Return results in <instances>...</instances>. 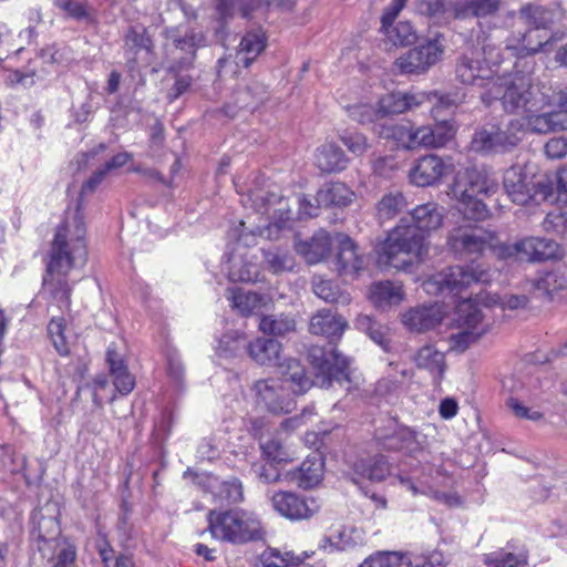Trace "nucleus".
<instances>
[{
  "instance_id": "nucleus-4",
  "label": "nucleus",
  "mask_w": 567,
  "mask_h": 567,
  "mask_svg": "<svg viewBox=\"0 0 567 567\" xmlns=\"http://www.w3.org/2000/svg\"><path fill=\"white\" fill-rule=\"evenodd\" d=\"M497 183L485 169L466 168L458 172L451 186V195L456 200L457 210L471 220H484L488 208L484 198L494 194Z\"/></svg>"
},
{
  "instance_id": "nucleus-57",
  "label": "nucleus",
  "mask_w": 567,
  "mask_h": 567,
  "mask_svg": "<svg viewBox=\"0 0 567 567\" xmlns=\"http://www.w3.org/2000/svg\"><path fill=\"white\" fill-rule=\"evenodd\" d=\"M487 567H526L527 557L524 554L494 553L486 557Z\"/></svg>"
},
{
  "instance_id": "nucleus-6",
  "label": "nucleus",
  "mask_w": 567,
  "mask_h": 567,
  "mask_svg": "<svg viewBox=\"0 0 567 567\" xmlns=\"http://www.w3.org/2000/svg\"><path fill=\"white\" fill-rule=\"evenodd\" d=\"M446 245L462 258H477L487 252L499 259L508 258L507 245L497 235L477 226H457L449 231Z\"/></svg>"
},
{
  "instance_id": "nucleus-5",
  "label": "nucleus",
  "mask_w": 567,
  "mask_h": 567,
  "mask_svg": "<svg viewBox=\"0 0 567 567\" xmlns=\"http://www.w3.org/2000/svg\"><path fill=\"white\" fill-rule=\"evenodd\" d=\"M212 537L230 544H245L261 539L264 528L258 516L240 508L210 509L207 514Z\"/></svg>"
},
{
  "instance_id": "nucleus-37",
  "label": "nucleus",
  "mask_w": 567,
  "mask_h": 567,
  "mask_svg": "<svg viewBox=\"0 0 567 567\" xmlns=\"http://www.w3.org/2000/svg\"><path fill=\"white\" fill-rule=\"evenodd\" d=\"M403 299L402 287L391 281L378 282L370 288V300L377 307L398 305Z\"/></svg>"
},
{
  "instance_id": "nucleus-10",
  "label": "nucleus",
  "mask_w": 567,
  "mask_h": 567,
  "mask_svg": "<svg viewBox=\"0 0 567 567\" xmlns=\"http://www.w3.org/2000/svg\"><path fill=\"white\" fill-rule=\"evenodd\" d=\"M308 357L320 386H330L332 381H349V360L334 347L313 346L309 349Z\"/></svg>"
},
{
  "instance_id": "nucleus-11",
  "label": "nucleus",
  "mask_w": 567,
  "mask_h": 567,
  "mask_svg": "<svg viewBox=\"0 0 567 567\" xmlns=\"http://www.w3.org/2000/svg\"><path fill=\"white\" fill-rule=\"evenodd\" d=\"M250 390L256 404L271 414H288L296 409V401L278 379L257 380Z\"/></svg>"
},
{
  "instance_id": "nucleus-21",
  "label": "nucleus",
  "mask_w": 567,
  "mask_h": 567,
  "mask_svg": "<svg viewBox=\"0 0 567 567\" xmlns=\"http://www.w3.org/2000/svg\"><path fill=\"white\" fill-rule=\"evenodd\" d=\"M444 312L437 303L411 308L402 315V323L411 331L424 332L435 328Z\"/></svg>"
},
{
  "instance_id": "nucleus-52",
  "label": "nucleus",
  "mask_w": 567,
  "mask_h": 567,
  "mask_svg": "<svg viewBox=\"0 0 567 567\" xmlns=\"http://www.w3.org/2000/svg\"><path fill=\"white\" fill-rule=\"evenodd\" d=\"M357 326L360 330L364 331L375 343L380 344L383 349L388 348V327L373 320L370 316H360L357 319Z\"/></svg>"
},
{
  "instance_id": "nucleus-30",
  "label": "nucleus",
  "mask_w": 567,
  "mask_h": 567,
  "mask_svg": "<svg viewBox=\"0 0 567 567\" xmlns=\"http://www.w3.org/2000/svg\"><path fill=\"white\" fill-rule=\"evenodd\" d=\"M363 268V258L357 252V246L349 237L339 243L337 255V269L340 275L354 276Z\"/></svg>"
},
{
  "instance_id": "nucleus-54",
  "label": "nucleus",
  "mask_w": 567,
  "mask_h": 567,
  "mask_svg": "<svg viewBox=\"0 0 567 567\" xmlns=\"http://www.w3.org/2000/svg\"><path fill=\"white\" fill-rule=\"evenodd\" d=\"M229 262L228 277L231 281L252 282L257 279L258 269L255 264L236 257L231 258Z\"/></svg>"
},
{
  "instance_id": "nucleus-17",
  "label": "nucleus",
  "mask_w": 567,
  "mask_h": 567,
  "mask_svg": "<svg viewBox=\"0 0 567 567\" xmlns=\"http://www.w3.org/2000/svg\"><path fill=\"white\" fill-rule=\"evenodd\" d=\"M455 78L465 85L487 87L493 85L497 76L482 62L477 53L462 54L455 65Z\"/></svg>"
},
{
  "instance_id": "nucleus-50",
  "label": "nucleus",
  "mask_w": 567,
  "mask_h": 567,
  "mask_svg": "<svg viewBox=\"0 0 567 567\" xmlns=\"http://www.w3.org/2000/svg\"><path fill=\"white\" fill-rule=\"evenodd\" d=\"M268 97L267 87L258 82H252L246 89L237 93V102L241 109H255Z\"/></svg>"
},
{
  "instance_id": "nucleus-61",
  "label": "nucleus",
  "mask_w": 567,
  "mask_h": 567,
  "mask_svg": "<svg viewBox=\"0 0 567 567\" xmlns=\"http://www.w3.org/2000/svg\"><path fill=\"white\" fill-rule=\"evenodd\" d=\"M543 227L547 233H553L567 239V213L560 210L548 213L543 221Z\"/></svg>"
},
{
  "instance_id": "nucleus-25",
  "label": "nucleus",
  "mask_w": 567,
  "mask_h": 567,
  "mask_svg": "<svg viewBox=\"0 0 567 567\" xmlns=\"http://www.w3.org/2000/svg\"><path fill=\"white\" fill-rule=\"evenodd\" d=\"M282 344L270 338L258 337L247 344L249 358L259 365L277 367L281 359Z\"/></svg>"
},
{
  "instance_id": "nucleus-53",
  "label": "nucleus",
  "mask_w": 567,
  "mask_h": 567,
  "mask_svg": "<svg viewBox=\"0 0 567 567\" xmlns=\"http://www.w3.org/2000/svg\"><path fill=\"white\" fill-rule=\"evenodd\" d=\"M410 128V123H388L378 125L375 132L381 138L391 140L404 150Z\"/></svg>"
},
{
  "instance_id": "nucleus-35",
  "label": "nucleus",
  "mask_w": 567,
  "mask_h": 567,
  "mask_svg": "<svg viewBox=\"0 0 567 567\" xmlns=\"http://www.w3.org/2000/svg\"><path fill=\"white\" fill-rule=\"evenodd\" d=\"M455 322L457 329L482 330L483 336L488 330V327L483 323V315L478 307L467 300L458 305Z\"/></svg>"
},
{
  "instance_id": "nucleus-22",
  "label": "nucleus",
  "mask_w": 567,
  "mask_h": 567,
  "mask_svg": "<svg viewBox=\"0 0 567 567\" xmlns=\"http://www.w3.org/2000/svg\"><path fill=\"white\" fill-rule=\"evenodd\" d=\"M502 6L503 0H454L451 3V11L455 19L482 20L495 17Z\"/></svg>"
},
{
  "instance_id": "nucleus-32",
  "label": "nucleus",
  "mask_w": 567,
  "mask_h": 567,
  "mask_svg": "<svg viewBox=\"0 0 567 567\" xmlns=\"http://www.w3.org/2000/svg\"><path fill=\"white\" fill-rule=\"evenodd\" d=\"M417 368L425 369L432 375L434 382H440L445 371L444 353L432 346L422 347L413 357Z\"/></svg>"
},
{
  "instance_id": "nucleus-48",
  "label": "nucleus",
  "mask_w": 567,
  "mask_h": 567,
  "mask_svg": "<svg viewBox=\"0 0 567 567\" xmlns=\"http://www.w3.org/2000/svg\"><path fill=\"white\" fill-rule=\"evenodd\" d=\"M385 38L394 45H410L416 40V32L409 21H400L385 28H381Z\"/></svg>"
},
{
  "instance_id": "nucleus-44",
  "label": "nucleus",
  "mask_w": 567,
  "mask_h": 567,
  "mask_svg": "<svg viewBox=\"0 0 567 567\" xmlns=\"http://www.w3.org/2000/svg\"><path fill=\"white\" fill-rule=\"evenodd\" d=\"M266 267L275 275L291 271L296 266L295 257L279 247L262 250Z\"/></svg>"
},
{
  "instance_id": "nucleus-39",
  "label": "nucleus",
  "mask_w": 567,
  "mask_h": 567,
  "mask_svg": "<svg viewBox=\"0 0 567 567\" xmlns=\"http://www.w3.org/2000/svg\"><path fill=\"white\" fill-rule=\"evenodd\" d=\"M210 487L214 489L213 495L215 501L220 505L236 504L243 499V486L237 478L229 481L213 478L210 481Z\"/></svg>"
},
{
  "instance_id": "nucleus-40",
  "label": "nucleus",
  "mask_w": 567,
  "mask_h": 567,
  "mask_svg": "<svg viewBox=\"0 0 567 567\" xmlns=\"http://www.w3.org/2000/svg\"><path fill=\"white\" fill-rule=\"evenodd\" d=\"M406 205L408 202L402 192H389L377 203V217L380 221L391 220L398 216Z\"/></svg>"
},
{
  "instance_id": "nucleus-63",
  "label": "nucleus",
  "mask_w": 567,
  "mask_h": 567,
  "mask_svg": "<svg viewBox=\"0 0 567 567\" xmlns=\"http://www.w3.org/2000/svg\"><path fill=\"white\" fill-rule=\"evenodd\" d=\"M342 143L354 155H363L370 147L367 137L361 133H347L341 136Z\"/></svg>"
},
{
  "instance_id": "nucleus-2",
  "label": "nucleus",
  "mask_w": 567,
  "mask_h": 567,
  "mask_svg": "<svg viewBox=\"0 0 567 567\" xmlns=\"http://www.w3.org/2000/svg\"><path fill=\"white\" fill-rule=\"evenodd\" d=\"M85 226L82 217L76 215L72 225L65 224L58 228L50 251L48 274L43 278L45 291L61 310L71 305V287L66 281L69 271L84 266L87 259L85 244Z\"/></svg>"
},
{
  "instance_id": "nucleus-31",
  "label": "nucleus",
  "mask_w": 567,
  "mask_h": 567,
  "mask_svg": "<svg viewBox=\"0 0 567 567\" xmlns=\"http://www.w3.org/2000/svg\"><path fill=\"white\" fill-rule=\"evenodd\" d=\"M323 476V461L318 454L308 456L292 473V478L302 488H312Z\"/></svg>"
},
{
  "instance_id": "nucleus-9",
  "label": "nucleus",
  "mask_w": 567,
  "mask_h": 567,
  "mask_svg": "<svg viewBox=\"0 0 567 567\" xmlns=\"http://www.w3.org/2000/svg\"><path fill=\"white\" fill-rule=\"evenodd\" d=\"M425 92H394L386 94L379 101L378 110L363 104L352 109L351 116L365 124L375 120L402 114L425 103Z\"/></svg>"
},
{
  "instance_id": "nucleus-34",
  "label": "nucleus",
  "mask_w": 567,
  "mask_h": 567,
  "mask_svg": "<svg viewBox=\"0 0 567 567\" xmlns=\"http://www.w3.org/2000/svg\"><path fill=\"white\" fill-rule=\"evenodd\" d=\"M106 360L116 391L124 395L131 393L135 386V379L128 372L127 367L124 365L115 350L111 348L107 349Z\"/></svg>"
},
{
  "instance_id": "nucleus-38",
  "label": "nucleus",
  "mask_w": 567,
  "mask_h": 567,
  "mask_svg": "<svg viewBox=\"0 0 567 567\" xmlns=\"http://www.w3.org/2000/svg\"><path fill=\"white\" fill-rule=\"evenodd\" d=\"M567 289V268L561 264L546 272L536 282V290L553 298L556 293Z\"/></svg>"
},
{
  "instance_id": "nucleus-33",
  "label": "nucleus",
  "mask_w": 567,
  "mask_h": 567,
  "mask_svg": "<svg viewBox=\"0 0 567 567\" xmlns=\"http://www.w3.org/2000/svg\"><path fill=\"white\" fill-rule=\"evenodd\" d=\"M354 474L372 482L383 481L390 473V466L383 455L359 458L353 463Z\"/></svg>"
},
{
  "instance_id": "nucleus-1",
  "label": "nucleus",
  "mask_w": 567,
  "mask_h": 567,
  "mask_svg": "<svg viewBox=\"0 0 567 567\" xmlns=\"http://www.w3.org/2000/svg\"><path fill=\"white\" fill-rule=\"evenodd\" d=\"M410 216L413 224L402 218L380 247V267L405 270L414 262H421L429 251L421 231L431 233L440 229L445 218V208L437 203L429 202L413 208Z\"/></svg>"
},
{
  "instance_id": "nucleus-15",
  "label": "nucleus",
  "mask_w": 567,
  "mask_h": 567,
  "mask_svg": "<svg viewBox=\"0 0 567 567\" xmlns=\"http://www.w3.org/2000/svg\"><path fill=\"white\" fill-rule=\"evenodd\" d=\"M508 258L520 261H544L561 256V247L547 238L530 237L507 245Z\"/></svg>"
},
{
  "instance_id": "nucleus-62",
  "label": "nucleus",
  "mask_w": 567,
  "mask_h": 567,
  "mask_svg": "<svg viewBox=\"0 0 567 567\" xmlns=\"http://www.w3.org/2000/svg\"><path fill=\"white\" fill-rule=\"evenodd\" d=\"M262 567H286L293 563V556L289 553L282 554L276 548H267L260 555Z\"/></svg>"
},
{
  "instance_id": "nucleus-46",
  "label": "nucleus",
  "mask_w": 567,
  "mask_h": 567,
  "mask_svg": "<svg viewBox=\"0 0 567 567\" xmlns=\"http://www.w3.org/2000/svg\"><path fill=\"white\" fill-rule=\"evenodd\" d=\"M247 344L248 341L246 340L244 333L239 331H231L225 333L220 338L216 351L220 358H237L243 353L245 349L247 350Z\"/></svg>"
},
{
  "instance_id": "nucleus-29",
  "label": "nucleus",
  "mask_w": 567,
  "mask_h": 567,
  "mask_svg": "<svg viewBox=\"0 0 567 567\" xmlns=\"http://www.w3.org/2000/svg\"><path fill=\"white\" fill-rule=\"evenodd\" d=\"M315 164L322 173H337L348 166V158L343 151L332 143H327L317 148Z\"/></svg>"
},
{
  "instance_id": "nucleus-27",
  "label": "nucleus",
  "mask_w": 567,
  "mask_h": 567,
  "mask_svg": "<svg viewBox=\"0 0 567 567\" xmlns=\"http://www.w3.org/2000/svg\"><path fill=\"white\" fill-rule=\"evenodd\" d=\"M295 248L308 264H318L330 254L331 239L326 231L320 230L309 240L296 243Z\"/></svg>"
},
{
  "instance_id": "nucleus-16",
  "label": "nucleus",
  "mask_w": 567,
  "mask_h": 567,
  "mask_svg": "<svg viewBox=\"0 0 567 567\" xmlns=\"http://www.w3.org/2000/svg\"><path fill=\"white\" fill-rule=\"evenodd\" d=\"M452 172V164L435 154L417 158L409 172L410 182L420 187L433 186Z\"/></svg>"
},
{
  "instance_id": "nucleus-24",
  "label": "nucleus",
  "mask_w": 567,
  "mask_h": 567,
  "mask_svg": "<svg viewBox=\"0 0 567 567\" xmlns=\"http://www.w3.org/2000/svg\"><path fill=\"white\" fill-rule=\"evenodd\" d=\"M33 537L38 542V550L42 556L53 557L60 542L66 540L61 537L59 522L53 517L41 516L37 528L33 530Z\"/></svg>"
},
{
  "instance_id": "nucleus-7",
  "label": "nucleus",
  "mask_w": 567,
  "mask_h": 567,
  "mask_svg": "<svg viewBox=\"0 0 567 567\" xmlns=\"http://www.w3.org/2000/svg\"><path fill=\"white\" fill-rule=\"evenodd\" d=\"M555 12L537 3H527L520 7L518 19L530 27L523 37V48L529 54H535L542 50L549 51L551 39L547 30L555 22Z\"/></svg>"
},
{
  "instance_id": "nucleus-42",
  "label": "nucleus",
  "mask_w": 567,
  "mask_h": 567,
  "mask_svg": "<svg viewBox=\"0 0 567 567\" xmlns=\"http://www.w3.org/2000/svg\"><path fill=\"white\" fill-rule=\"evenodd\" d=\"M354 198V193L344 183H332L318 192L317 202L328 205L346 206Z\"/></svg>"
},
{
  "instance_id": "nucleus-3",
  "label": "nucleus",
  "mask_w": 567,
  "mask_h": 567,
  "mask_svg": "<svg viewBox=\"0 0 567 567\" xmlns=\"http://www.w3.org/2000/svg\"><path fill=\"white\" fill-rule=\"evenodd\" d=\"M481 99L486 105L501 100L506 112L516 114L537 113L550 103L548 92L543 91L542 86L530 85L518 75L497 76Z\"/></svg>"
},
{
  "instance_id": "nucleus-49",
  "label": "nucleus",
  "mask_w": 567,
  "mask_h": 567,
  "mask_svg": "<svg viewBox=\"0 0 567 567\" xmlns=\"http://www.w3.org/2000/svg\"><path fill=\"white\" fill-rule=\"evenodd\" d=\"M293 6L291 0H240L239 12L243 18L251 19L254 13L262 7L290 11Z\"/></svg>"
},
{
  "instance_id": "nucleus-28",
  "label": "nucleus",
  "mask_w": 567,
  "mask_h": 567,
  "mask_svg": "<svg viewBox=\"0 0 567 567\" xmlns=\"http://www.w3.org/2000/svg\"><path fill=\"white\" fill-rule=\"evenodd\" d=\"M266 37L260 30L247 32L240 40L235 54L237 66L248 68L264 51Z\"/></svg>"
},
{
  "instance_id": "nucleus-43",
  "label": "nucleus",
  "mask_w": 567,
  "mask_h": 567,
  "mask_svg": "<svg viewBox=\"0 0 567 567\" xmlns=\"http://www.w3.org/2000/svg\"><path fill=\"white\" fill-rule=\"evenodd\" d=\"M259 329L265 334L285 336L296 330V320L285 313L264 316L260 318Z\"/></svg>"
},
{
  "instance_id": "nucleus-12",
  "label": "nucleus",
  "mask_w": 567,
  "mask_h": 567,
  "mask_svg": "<svg viewBox=\"0 0 567 567\" xmlns=\"http://www.w3.org/2000/svg\"><path fill=\"white\" fill-rule=\"evenodd\" d=\"M374 439L382 450L391 452H403L412 455L423 450L424 442L419 439L417 433L394 420L388 421L383 426L375 429Z\"/></svg>"
},
{
  "instance_id": "nucleus-45",
  "label": "nucleus",
  "mask_w": 567,
  "mask_h": 567,
  "mask_svg": "<svg viewBox=\"0 0 567 567\" xmlns=\"http://www.w3.org/2000/svg\"><path fill=\"white\" fill-rule=\"evenodd\" d=\"M411 559L401 551H377L365 558L360 567H411Z\"/></svg>"
},
{
  "instance_id": "nucleus-13",
  "label": "nucleus",
  "mask_w": 567,
  "mask_h": 567,
  "mask_svg": "<svg viewBox=\"0 0 567 567\" xmlns=\"http://www.w3.org/2000/svg\"><path fill=\"white\" fill-rule=\"evenodd\" d=\"M443 51L437 39L429 40L399 56L395 66L402 74L424 73L441 59Z\"/></svg>"
},
{
  "instance_id": "nucleus-41",
  "label": "nucleus",
  "mask_w": 567,
  "mask_h": 567,
  "mask_svg": "<svg viewBox=\"0 0 567 567\" xmlns=\"http://www.w3.org/2000/svg\"><path fill=\"white\" fill-rule=\"evenodd\" d=\"M267 298L252 291L237 289L233 291L231 303L243 316L258 312L266 306Z\"/></svg>"
},
{
  "instance_id": "nucleus-19",
  "label": "nucleus",
  "mask_w": 567,
  "mask_h": 567,
  "mask_svg": "<svg viewBox=\"0 0 567 567\" xmlns=\"http://www.w3.org/2000/svg\"><path fill=\"white\" fill-rule=\"evenodd\" d=\"M274 509L291 520L308 519L318 512L313 499L310 502L292 492L280 491L271 496Z\"/></svg>"
},
{
  "instance_id": "nucleus-36",
  "label": "nucleus",
  "mask_w": 567,
  "mask_h": 567,
  "mask_svg": "<svg viewBox=\"0 0 567 567\" xmlns=\"http://www.w3.org/2000/svg\"><path fill=\"white\" fill-rule=\"evenodd\" d=\"M167 47H173L189 54L205 44V37L202 32L194 30L182 33L179 30L171 29L166 31Z\"/></svg>"
},
{
  "instance_id": "nucleus-18",
  "label": "nucleus",
  "mask_w": 567,
  "mask_h": 567,
  "mask_svg": "<svg viewBox=\"0 0 567 567\" xmlns=\"http://www.w3.org/2000/svg\"><path fill=\"white\" fill-rule=\"evenodd\" d=\"M503 185L512 202L518 205H526L536 199L538 194L533 177L520 166H512L505 171Z\"/></svg>"
},
{
  "instance_id": "nucleus-56",
  "label": "nucleus",
  "mask_w": 567,
  "mask_h": 567,
  "mask_svg": "<svg viewBox=\"0 0 567 567\" xmlns=\"http://www.w3.org/2000/svg\"><path fill=\"white\" fill-rule=\"evenodd\" d=\"M125 45L134 52V54H138L141 52L145 53V62L151 63V55L153 43L152 40L144 33L137 32L136 30H130L125 37Z\"/></svg>"
},
{
  "instance_id": "nucleus-59",
  "label": "nucleus",
  "mask_w": 567,
  "mask_h": 567,
  "mask_svg": "<svg viewBox=\"0 0 567 567\" xmlns=\"http://www.w3.org/2000/svg\"><path fill=\"white\" fill-rule=\"evenodd\" d=\"M482 336V330L458 329L450 336V348L453 351L463 352Z\"/></svg>"
},
{
  "instance_id": "nucleus-51",
  "label": "nucleus",
  "mask_w": 567,
  "mask_h": 567,
  "mask_svg": "<svg viewBox=\"0 0 567 567\" xmlns=\"http://www.w3.org/2000/svg\"><path fill=\"white\" fill-rule=\"evenodd\" d=\"M262 454L271 462L287 463L293 460V453L290 452L286 443L279 437H270L261 443Z\"/></svg>"
},
{
  "instance_id": "nucleus-20",
  "label": "nucleus",
  "mask_w": 567,
  "mask_h": 567,
  "mask_svg": "<svg viewBox=\"0 0 567 567\" xmlns=\"http://www.w3.org/2000/svg\"><path fill=\"white\" fill-rule=\"evenodd\" d=\"M252 204L256 210L267 215L278 229L291 217L288 199L280 192L267 190L255 193L252 195Z\"/></svg>"
},
{
  "instance_id": "nucleus-26",
  "label": "nucleus",
  "mask_w": 567,
  "mask_h": 567,
  "mask_svg": "<svg viewBox=\"0 0 567 567\" xmlns=\"http://www.w3.org/2000/svg\"><path fill=\"white\" fill-rule=\"evenodd\" d=\"M277 368L281 375L280 381L289 383L293 394H303L313 384L312 380L307 375L305 367L297 359H285L279 362Z\"/></svg>"
},
{
  "instance_id": "nucleus-64",
  "label": "nucleus",
  "mask_w": 567,
  "mask_h": 567,
  "mask_svg": "<svg viewBox=\"0 0 567 567\" xmlns=\"http://www.w3.org/2000/svg\"><path fill=\"white\" fill-rule=\"evenodd\" d=\"M354 533V529L344 527L340 530L331 533L328 537V540L336 549L346 550L355 544V539L352 536Z\"/></svg>"
},
{
  "instance_id": "nucleus-58",
  "label": "nucleus",
  "mask_w": 567,
  "mask_h": 567,
  "mask_svg": "<svg viewBox=\"0 0 567 567\" xmlns=\"http://www.w3.org/2000/svg\"><path fill=\"white\" fill-rule=\"evenodd\" d=\"M42 557L52 563L51 567H71L76 557L75 547L68 540L60 542L52 558L49 555Z\"/></svg>"
},
{
  "instance_id": "nucleus-23",
  "label": "nucleus",
  "mask_w": 567,
  "mask_h": 567,
  "mask_svg": "<svg viewBox=\"0 0 567 567\" xmlns=\"http://www.w3.org/2000/svg\"><path fill=\"white\" fill-rule=\"evenodd\" d=\"M348 327L347 320L332 310H318L309 321V331L328 339H339Z\"/></svg>"
},
{
  "instance_id": "nucleus-8",
  "label": "nucleus",
  "mask_w": 567,
  "mask_h": 567,
  "mask_svg": "<svg viewBox=\"0 0 567 567\" xmlns=\"http://www.w3.org/2000/svg\"><path fill=\"white\" fill-rule=\"evenodd\" d=\"M492 280L489 268L481 264L452 266L434 275L425 285L430 291L432 287L437 290H447L453 295H461L474 284H487Z\"/></svg>"
},
{
  "instance_id": "nucleus-55",
  "label": "nucleus",
  "mask_w": 567,
  "mask_h": 567,
  "mask_svg": "<svg viewBox=\"0 0 567 567\" xmlns=\"http://www.w3.org/2000/svg\"><path fill=\"white\" fill-rule=\"evenodd\" d=\"M426 100L432 104L433 117H437L441 110L456 107L462 102V96L457 93H440L436 91L425 92Z\"/></svg>"
},
{
  "instance_id": "nucleus-60",
  "label": "nucleus",
  "mask_w": 567,
  "mask_h": 567,
  "mask_svg": "<svg viewBox=\"0 0 567 567\" xmlns=\"http://www.w3.org/2000/svg\"><path fill=\"white\" fill-rule=\"evenodd\" d=\"M48 332L55 350L61 355L69 354V347L64 336V319L52 318L48 326Z\"/></svg>"
},
{
  "instance_id": "nucleus-47",
  "label": "nucleus",
  "mask_w": 567,
  "mask_h": 567,
  "mask_svg": "<svg viewBox=\"0 0 567 567\" xmlns=\"http://www.w3.org/2000/svg\"><path fill=\"white\" fill-rule=\"evenodd\" d=\"M312 290L317 297L326 302L348 305L351 300L350 296L341 291L332 281L320 277L313 278Z\"/></svg>"
},
{
  "instance_id": "nucleus-14",
  "label": "nucleus",
  "mask_w": 567,
  "mask_h": 567,
  "mask_svg": "<svg viewBox=\"0 0 567 567\" xmlns=\"http://www.w3.org/2000/svg\"><path fill=\"white\" fill-rule=\"evenodd\" d=\"M520 126L511 123L507 130L499 126H484L477 131L472 140V146L477 152H505L520 142Z\"/></svg>"
}]
</instances>
